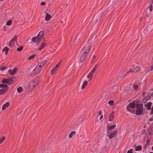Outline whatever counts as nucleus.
Returning <instances> with one entry per match:
<instances>
[{
	"mask_svg": "<svg viewBox=\"0 0 153 153\" xmlns=\"http://www.w3.org/2000/svg\"><path fill=\"white\" fill-rule=\"evenodd\" d=\"M44 34L43 31H40L36 37H34L32 39V41L33 42H36L39 44L41 41V39Z\"/></svg>",
	"mask_w": 153,
	"mask_h": 153,
	"instance_id": "nucleus-1",
	"label": "nucleus"
},
{
	"mask_svg": "<svg viewBox=\"0 0 153 153\" xmlns=\"http://www.w3.org/2000/svg\"><path fill=\"white\" fill-rule=\"evenodd\" d=\"M136 107L137 109L136 111V115L137 116L141 115L143 111V104H137Z\"/></svg>",
	"mask_w": 153,
	"mask_h": 153,
	"instance_id": "nucleus-2",
	"label": "nucleus"
},
{
	"mask_svg": "<svg viewBox=\"0 0 153 153\" xmlns=\"http://www.w3.org/2000/svg\"><path fill=\"white\" fill-rule=\"evenodd\" d=\"M92 45V42L90 40H89L87 43L84 46L83 48V53H86L88 54L91 48V47Z\"/></svg>",
	"mask_w": 153,
	"mask_h": 153,
	"instance_id": "nucleus-3",
	"label": "nucleus"
},
{
	"mask_svg": "<svg viewBox=\"0 0 153 153\" xmlns=\"http://www.w3.org/2000/svg\"><path fill=\"white\" fill-rule=\"evenodd\" d=\"M38 84V80L37 78L34 80L30 82L28 84V87L32 89Z\"/></svg>",
	"mask_w": 153,
	"mask_h": 153,
	"instance_id": "nucleus-4",
	"label": "nucleus"
},
{
	"mask_svg": "<svg viewBox=\"0 0 153 153\" xmlns=\"http://www.w3.org/2000/svg\"><path fill=\"white\" fill-rule=\"evenodd\" d=\"M127 109L128 112L134 114V100L127 106Z\"/></svg>",
	"mask_w": 153,
	"mask_h": 153,
	"instance_id": "nucleus-5",
	"label": "nucleus"
},
{
	"mask_svg": "<svg viewBox=\"0 0 153 153\" xmlns=\"http://www.w3.org/2000/svg\"><path fill=\"white\" fill-rule=\"evenodd\" d=\"M98 65V64H96V65L94 67L93 69L87 75V77L89 79L90 78H91V79H92L93 74L95 72V71L96 69L97 68V67Z\"/></svg>",
	"mask_w": 153,
	"mask_h": 153,
	"instance_id": "nucleus-6",
	"label": "nucleus"
},
{
	"mask_svg": "<svg viewBox=\"0 0 153 153\" xmlns=\"http://www.w3.org/2000/svg\"><path fill=\"white\" fill-rule=\"evenodd\" d=\"M117 132V131L116 130L113 131V133H110L108 134L107 136L109 137V139L110 140L112 138L114 137V136H116L117 135L116 134Z\"/></svg>",
	"mask_w": 153,
	"mask_h": 153,
	"instance_id": "nucleus-7",
	"label": "nucleus"
},
{
	"mask_svg": "<svg viewBox=\"0 0 153 153\" xmlns=\"http://www.w3.org/2000/svg\"><path fill=\"white\" fill-rule=\"evenodd\" d=\"M88 54L86 53H83L82 56H81L80 59V61L82 63L85 60L87 57Z\"/></svg>",
	"mask_w": 153,
	"mask_h": 153,
	"instance_id": "nucleus-8",
	"label": "nucleus"
},
{
	"mask_svg": "<svg viewBox=\"0 0 153 153\" xmlns=\"http://www.w3.org/2000/svg\"><path fill=\"white\" fill-rule=\"evenodd\" d=\"M18 69L16 67L12 70L10 69H9L8 70V72L10 73L11 75H14L17 71Z\"/></svg>",
	"mask_w": 153,
	"mask_h": 153,
	"instance_id": "nucleus-9",
	"label": "nucleus"
},
{
	"mask_svg": "<svg viewBox=\"0 0 153 153\" xmlns=\"http://www.w3.org/2000/svg\"><path fill=\"white\" fill-rule=\"evenodd\" d=\"M133 68H130L128 72H127L126 74L124 75H122V76H119V77L120 79L123 78L124 76H125L128 73H130V72H134V68H134V66H133L132 67Z\"/></svg>",
	"mask_w": 153,
	"mask_h": 153,
	"instance_id": "nucleus-10",
	"label": "nucleus"
},
{
	"mask_svg": "<svg viewBox=\"0 0 153 153\" xmlns=\"http://www.w3.org/2000/svg\"><path fill=\"white\" fill-rule=\"evenodd\" d=\"M152 105V102H149L146 103L145 105L147 110H150L151 108V106Z\"/></svg>",
	"mask_w": 153,
	"mask_h": 153,
	"instance_id": "nucleus-11",
	"label": "nucleus"
},
{
	"mask_svg": "<svg viewBox=\"0 0 153 153\" xmlns=\"http://www.w3.org/2000/svg\"><path fill=\"white\" fill-rule=\"evenodd\" d=\"M37 65L33 70V73L36 74L39 73L41 71V69H39Z\"/></svg>",
	"mask_w": 153,
	"mask_h": 153,
	"instance_id": "nucleus-12",
	"label": "nucleus"
},
{
	"mask_svg": "<svg viewBox=\"0 0 153 153\" xmlns=\"http://www.w3.org/2000/svg\"><path fill=\"white\" fill-rule=\"evenodd\" d=\"M8 78L9 79V85H11L14 83V81L13 80V79H15V77H11Z\"/></svg>",
	"mask_w": 153,
	"mask_h": 153,
	"instance_id": "nucleus-13",
	"label": "nucleus"
},
{
	"mask_svg": "<svg viewBox=\"0 0 153 153\" xmlns=\"http://www.w3.org/2000/svg\"><path fill=\"white\" fill-rule=\"evenodd\" d=\"M10 105V103L9 102H7L5 104H4L2 107V110H4L7 107L9 106Z\"/></svg>",
	"mask_w": 153,
	"mask_h": 153,
	"instance_id": "nucleus-14",
	"label": "nucleus"
},
{
	"mask_svg": "<svg viewBox=\"0 0 153 153\" xmlns=\"http://www.w3.org/2000/svg\"><path fill=\"white\" fill-rule=\"evenodd\" d=\"M47 45V43L45 42H42L41 44V46L39 48L38 50L39 51H41L42 49L44 48L45 46Z\"/></svg>",
	"mask_w": 153,
	"mask_h": 153,
	"instance_id": "nucleus-15",
	"label": "nucleus"
},
{
	"mask_svg": "<svg viewBox=\"0 0 153 153\" xmlns=\"http://www.w3.org/2000/svg\"><path fill=\"white\" fill-rule=\"evenodd\" d=\"M82 36V33H78L76 36L75 40L77 41H79L81 39Z\"/></svg>",
	"mask_w": 153,
	"mask_h": 153,
	"instance_id": "nucleus-16",
	"label": "nucleus"
},
{
	"mask_svg": "<svg viewBox=\"0 0 153 153\" xmlns=\"http://www.w3.org/2000/svg\"><path fill=\"white\" fill-rule=\"evenodd\" d=\"M8 90L7 89L3 88L0 90V95L3 94L5 93Z\"/></svg>",
	"mask_w": 153,
	"mask_h": 153,
	"instance_id": "nucleus-17",
	"label": "nucleus"
},
{
	"mask_svg": "<svg viewBox=\"0 0 153 153\" xmlns=\"http://www.w3.org/2000/svg\"><path fill=\"white\" fill-rule=\"evenodd\" d=\"M150 96L149 95H148L146 97H145L142 101V102L143 103H145L150 97Z\"/></svg>",
	"mask_w": 153,
	"mask_h": 153,
	"instance_id": "nucleus-18",
	"label": "nucleus"
},
{
	"mask_svg": "<svg viewBox=\"0 0 153 153\" xmlns=\"http://www.w3.org/2000/svg\"><path fill=\"white\" fill-rule=\"evenodd\" d=\"M51 18V15L49 14L48 13H47L46 14V16L45 18V20L46 21H48Z\"/></svg>",
	"mask_w": 153,
	"mask_h": 153,
	"instance_id": "nucleus-19",
	"label": "nucleus"
},
{
	"mask_svg": "<svg viewBox=\"0 0 153 153\" xmlns=\"http://www.w3.org/2000/svg\"><path fill=\"white\" fill-rule=\"evenodd\" d=\"M88 84V82L87 81L85 80L84 81L82 86L81 89H84Z\"/></svg>",
	"mask_w": 153,
	"mask_h": 153,
	"instance_id": "nucleus-20",
	"label": "nucleus"
},
{
	"mask_svg": "<svg viewBox=\"0 0 153 153\" xmlns=\"http://www.w3.org/2000/svg\"><path fill=\"white\" fill-rule=\"evenodd\" d=\"M0 88H5L8 89L9 87L8 86L7 84L4 83H2L0 84Z\"/></svg>",
	"mask_w": 153,
	"mask_h": 153,
	"instance_id": "nucleus-21",
	"label": "nucleus"
},
{
	"mask_svg": "<svg viewBox=\"0 0 153 153\" xmlns=\"http://www.w3.org/2000/svg\"><path fill=\"white\" fill-rule=\"evenodd\" d=\"M9 79H6L5 78H3L2 81V82L4 83H7L9 85Z\"/></svg>",
	"mask_w": 153,
	"mask_h": 153,
	"instance_id": "nucleus-22",
	"label": "nucleus"
},
{
	"mask_svg": "<svg viewBox=\"0 0 153 153\" xmlns=\"http://www.w3.org/2000/svg\"><path fill=\"white\" fill-rule=\"evenodd\" d=\"M9 48L7 47H5L2 50L3 51H5V54H7L8 53Z\"/></svg>",
	"mask_w": 153,
	"mask_h": 153,
	"instance_id": "nucleus-23",
	"label": "nucleus"
},
{
	"mask_svg": "<svg viewBox=\"0 0 153 153\" xmlns=\"http://www.w3.org/2000/svg\"><path fill=\"white\" fill-rule=\"evenodd\" d=\"M107 129L108 130H112V129H114L116 127V125H113L110 126H107Z\"/></svg>",
	"mask_w": 153,
	"mask_h": 153,
	"instance_id": "nucleus-24",
	"label": "nucleus"
},
{
	"mask_svg": "<svg viewBox=\"0 0 153 153\" xmlns=\"http://www.w3.org/2000/svg\"><path fill=\"white\" fill-rule=\"evenodd\" d=\"M127 92L130 93L131 94V92H132L133 91V89H132V88L131 87L128 86L127 87Z\"/></svg>",
	"mask_w": 153,
	"mask_h": 153,
	"instance_id": "nucleus-25",
	"label": "nucleus"
},
{
	"mask_svg": "<svg viewBox=\"0 0 153 153\" xmlns=\"http://www.w3.org/2000/svg\"><path fill=\"white\" fill-rule=\"evenodd\" d=\"M142 146L141 145H139L136 147L135 150L136 151H140L142 150Z\"/></svg>",
	"mask_w": 153,
	"mask_h": 153,
	"instance_id": "nucleus-26",
	"label": "nucleus"
},
{
	"mask_svg": "<svg viewBox=\"0 0 153 153\" xmlns=\"http://www.w3.org/2000/svg\"><path fill=\"white\" fill-rule=\"evenodd\" d=\"M76 134L75 131H72L69 135V138H71L73 137V135H75Z\"/></svg>",
	"mask_w": 153,
	"mask_h": 153,
	"instance_id": "nucleus-27",
	"label": "nucleus"
},
{
	"mask_svg": "<svg viewBox=\"0 0 153 153\" xmlns=\"http://www.w3.org/2000/svg\"><path fill=\"white\" fill-rule=\"evenodd\" d=\"M14 45V42L13 41H12V40L11 39L9 44V46L11 47H12Z\"/></svg>",
	"mask_w": 153,
	"mask_h": 153,
	"instance_id": "nucleus-28",
	"label": "nucleus"
},
{
	"mask_svg": "<svg viewBox=\"0 0 153 153\" xmlns=\"http://www.w3.org/2000/svg\"><path fill=\"white\" fill-rule=\"evenodd\" d=\"M17 91L19 93H21L23 91L22 87L20 86L17 89Z\"/></svg>",
	"mask_w": 153,
	"mask_h": 153,
	"instance_id": "nucleus-29",
	"label": "nucleus"
},
{
	"mask_svg": "<svg viewBox=\"0 0 153 153\" xmlns=\"http://www.w3.org/2000/svg\"><path fill=\"white\" fill-rule=\"evenodd\" d=\"M57 70V69L56 68H53L52 70L51 71V74L52 75H54L55 74V73L56 72Z\"/></svg>",
	"mask_w": 153,
	"mask_h": 153,
	"instance_id": "nucleus-30",
	"label": "nucleus"
},
{
	"mask_svg": "<svg viewBox=\"0 0 153 153\" xmlns=\"http://www.w3.org/2000/svg\"><path fill=\"white\" fill-rule=\"evenodd\" d=\"M141 69L140 67L137 66L134 68V72H137L139 71Z\"/></svg>",
	"mask_w": 153,
	"mask_h": 153,
	"instance_id": "nucleus-31",
	"label": "nucleus"
},
{
	"mask_svg": "<svg viewBox=\"0 0 153 153\" xmlns=\"http://www.w3.org/2000/svg\"><path fill=\"white\" fill-rule=\"evenodd\" d=\"M24 48V46H21L19 47L17 49V50L18 51H21Z\"/></svg>",
	"mask_w": 153,
	"mask_h": 153,
	"instance_id": "nucleus-32",
	"label": "nucleus"
},
{
	"mask_svg": "<svg viewBox=\"0 0 153 153\" xmlns=\"http://www.w3.org/2000/svg\"><path fill=\"white\" fill-rule=\"evenodd\" d=\"M149 140H148L146 141V144L144 146L143 148L144 149H146L147 146H148L149 145Z\"/></svg>",
	"mask_w": 153,
	"mask_h": 153,
	"instance_id": "nucleus-33",
	"label": "nucleus"
},
{
	"mask_svg": "<svg viewBox=\"0 0 153 153\" xmlns=\"http://www.w3.org/2000/svg\"><path fill=\"white\" fill-rule=\"evenodd\" d=\"M12 23V22L11 20H10L7 21L6 23V25L8 26L10 25Z\"/></svg>",
	"mask_w": 153,
	"mask_h": 153,
	"instance_id": "nucleus-34",
	"label": "nucleus"
},
{
	"mask_svg": "<svg viewBox=\"0 0 153 153\" xmlns=\"http://www.w3.org/2000/svg\"><path fill=\"white\" fill-rule=\"evenodd\" d=\"M6 138L5 137H2L0 138V144Z\"/></svg>",
	"mask_w": 153,
	"mask_h": 153,
	"instance_id": "nucleus-35",
	"label": "nucleus"
},
{
	"mask_svg": "<svg viewBox=\"0 0 153 153\" xmlns=\"http://www.w3.org/2000/svg\"><path fill=\"white\" fill-rule=\"evenodd\" d=\"M153 70V65L151 67L148 68L147 69H146V71H151L152 70Z\"/></svg>",
	"mask_w": 153,
	"mask_h": 153,
	"instance_id": "nucleus-36",
	"label": "nucleus"
},
{
	"mask_svg": "<svg viewBox=\"0 0 153 153\" xmlns=\"http://www.w3.org/2000/svg\"><path fill=\"white\" fill-rule=\"evenodd\" d=\"M18 36H16V35L15 36L11 39L12 40V41L15 42V41H16L18 38Z\"/></svg>",
	"mask_w": 153,
	"mask_h": 153,
	"instance_id": "nucleus-37",
	"label": "nucleus"
},
{
	"mask_svg": "<svg viewBox=\"0 0 153 153\" xmlns=\"http://www.w3.org/2000/svg\"><path fill=\"white\" fill-rule=\"evenodd\" d=\"M114 112L113 111L109 116L108 117L109 118H114Z\"/></svg>",
	"mask_w": 153,
	"mask_h": 153,
	"instance_id": "nucleus-38",
	"label": "nucleus"
},
{
	"mask_svg": "<svg viewBox=\"0 0 153 153\" xmlns=\"http://www.w3.org/2000/svg\"><path fill=\"white\" fill-rule=\"evenodd\" d=\"M46 62V61L45 60L42 61L40 63V64L42 65V66H43L44 67Z\"/></svg>",
	"mask_w": 153,
	"mask_h": 153,
	"instance_id": "nucleus-39",
	"label": "nucleus"
},
{
	"mask_svg": "<svg viewBox=\"0 0 153 153\" xmlns=\"http://www.w3.org/2000/svg\"><path fill=\"white\" fill-rule=\"evenodd\" d=\"M114 101L113 100H109L108 102L109 104L110 105H113Z\"/></svg>",
	"mask_w": 153,
	"mask_h": 153,
	"instance_id": "nucleus-40",
	"label": "nucleus"
},
{
	"mask_svg": "<svg viewBox=\"0 0 153 153\" xmlns=\"http://www.w3.org/2000/svg\"><path fill=\"white\" fill-rule=\"evenodd\" d=\"M36 56V55H31L28 58V59H33L35 56Z\"/></svg>",
	"mask_w": 153,
	"mask_h": 153,
	"instance_id": "nucleus-41",
	"label": "nucleus"
},
{
	"mask_svg": "<svg viewBox=\"0 0 153 153\" xmlns=\"http://www.w3.org/2000/svg\"><path fill=\"white\" fill-rule=\"evenodd\" d=\"M149 10L150 11H152V4H150L149 7Z\"/></svg>",
	"mask_w": 153,
	"mask_h": 153,
	"instance_id": "nucleus-42",
	"label": "nucleus"
},
{
	"mask_svg": "<svg viewBox=\"0 0 153 153\" xmlns=\"http://www.w3.org/2000/svg\"><path fill=\"white\" fill-rule=\"evenodd\" d=\"M134 91H135V89H140L139 88V87L137 85H134Z\"/></svg>",
	"mask_w": 153,
	"mask_h": 153,
	"instance_id": "nucleus-43",
	"label": "nucleus"
},
{
	"mask_svg": "<svg viewBox=\"0 0 153 153\" xmlns=\"http://www.w3.org/2000/svg\"><path fill=\"white\" fill-rule=\"evenodd\" d=\"M140 89H135V91H134V93L137 94L140 91Z\"/></svg>",
	"mask_w": 153,
	"mask_h": 153,
	"instance_id": "nucleus-44",
	"label": "nucleus"
},
{
	"mask_svg": "<svg viewBox=\"0 0 153 153\" xmlns=\"http://www.w3.org/2000/svg\"><path fill=\"white\" fill-rule=\"evenodd\" d=\"M133 149H131L129 150L128 152L127 153H132Z\"/></svg>",
	"mask_w": 153,
	"mask_h": 153,
	"instance_id": "nucleus-45",
	"label": "nucleus"
},
{
	"mask_svg": "<svg viewBox=\"0 0 153 153\" xmlns=\"http://www.w3.org/2000/svg\"><path fill=\"white\" fill-rule=\"evenodd\" d=\"M6 68L5 67H1L0 68V70L1 71H4L6 69Z\"/></svg>",
	"mask_w": 153,
	"mask_h": 153,
	"instance_id": "nucleus-46",
	"label": "nucleus"
},
{
	"mask_svg": "<svg viewBox=\"0 0 153 153\" xmlns=\"http://www.w3.org/2000/svg\"><path fill=\"white\" fill-rule=\"evenodd\" d=\"M43 67V66H42V65H41L40 64L38 67L39 68L41 69V70H42Z\"/></svg>",
	"mask_w": 153,
	"mask_h": 153,
	"instance_id": "nucleus-47",
	"label": "nucleus"
},
{
	"mask_svg": "<svg viewBox=\"0 0 153 153\" xmlns=\"http://www.w3.org/2000/svg\"><path fill=\"white\" fill-rule=\"evenodd\" d=\"M46 4V3L45 1H42L41 3V4L43 6L45 5Z\"/></svg>",
	"mask_w": 153,
	"mask_h": 153,
	"instance_id": "nucleus-48",
	"label": "nucleus"
},
{
	"mask_svg": "<svg viewBox=\"0 0 153 153\" xmlns=\"http://www.w3.org/2000/svg\"><path fill=\"white\" fill-rule=\"evenodd\" d=\"M108 120L109 121H111L113 120L112 119V118H110L108 119Z\"/></svg>",
	"mask_w": 153,
	"mask_h": 153,
	"instance_id": "nucleus-49",
	"label": "nucleus"
},
{
	"mask_svg": "<svg viewBox=\"0 0 153 153\" xmlns=\"http://www.w3.org/2000/svg\"><path fill=\"white\" fill-rule=\"evenodd\" d=\"M4 31H7V30L6 29V26H4Z\"/></svg>",
	"mask_w": 153,
	"mask_h": 153,
	"instance_id": "nucleus-50",
	"label": "nucleus"
},
{
	"mask_svg": "<svg viewBox=\"0 0 153 153\" xmlns=\"http://www.w3.org/2000/svg\"><path fill=\"white\" fill-rule=\"evenodd\" d=\"M58 65H59V64H57L56 66H55L54 67L55 68H56V69H57V68L58 66Z\"/></svg>",
	"mask_w": 153,
	"mask_h": 153,
	"instance_id": "nucleus-51",
	"label": "nucleus"
},
{
	"mask_svg": "<svg viewBox=\"0 0 153 153\" xmlns=\"http://www.w3.org/2000/svg\"><path fill=\"white\" fill-rule=\"evenodd\" d=\"M101 111H100L98 113L99 115H100L101 114Z\"/></svg>",
	"mask_w": 153,
	"mask_h": 153,
	"instance_id": "nucleus-52",
	"label": "nucleus"
},
{
	"mask_svg": "<svg viewBox=\"0 0 153 153\" xmlns=\"http://www.w3.org/2000/svg\"><path fill=\"white\" fill-rule=\"evenodd\" d=\"M103 117V115H101V116L100 117V118H99V119L100 120H101Z\"/></svg>",
	"mask_w": 153,
	"mask_h": 153,
	"instance_id": "nucleus-53",
	"label": "nucleus"
},
{
	"mask_svg": "<svg viewBox=\"0 0 153 153\" xmlns=\"http://www.w3.org/2000/svg\"><path fill=\"white\" fill-rule=\"evenodd\" d=\"M153 120V118H151L149 119V121L150 122H151Z\"/></svg>",
	"mask_w": 153,
	"mask_h": 153,
	"instance_id": "nucleus-54",
	"label": "nucleus"
},
{
	"mask_svg": "<svg viewBox=\"0 0 153 153\" xmlns=\"http://www.w3.org/2000/svg\"><path fill=\"white\" fill-rule=\"evenodd\" d=\"M96 58V56L95 55H94L93 56L92 58L93 59H95Z\"/></svg>",
	"mask_w": 153,
	"mask_h": 153,
	"instance_id": "nucleus-55",
	"label": "nucleus"
},
{
	"mask_svg": "<svg viewBox=\"0 0 153 153\" xmlns=\"http://www.w3.org/2000/svg\"><path fill=\"white\" fill-rule=\"evenodd\" d=\"M142 18H143V17H141L140 18V19H139L140 20V21L142 19Z\"/></svg>",
	"mask_w": 153,
	"mask_h": 153,
	"instance_id": "nucleus-56",
	"label": "nucleus"
},
{
	"mask_svg": "<svg viewBox=\"0 0 153 153\" xmlns=\"http://www.w3.org/2000/svg\"><path fill=\"white\" fill-rule=\"evenodd\" d=\"M89 79H90L88 80L89 81H91L92 80V79H91V78H90Z\"/></svg>",
	"mask_w": 153,
	"mask_h": 153,
	"instance_id": "nucleus-57",
	"label": "nucleus"
},
{
	"mask_svg": "<svg viewBox=\"0 0 153 153\" xmlns=\"http://www.w3.org/2000/svg\"><path fill=\"white\" fill-rule=\"evenodd\" d=\"M30 68V67H28V68H26L27 69H28L29 70H30V68Z\"/></svg>",
	"mask_w": 153,
	"mask_h": 153,
	"instance_id": "nucleus-58",
	"label": "nucleus"
},
{
	"mask_svg": "<svg viewBox=\"0 0 153 153\" xmlns=\"http://www.w3.org/2000/svg\"><path fill=\"white\" fill-rule=\"evenodd\" d=\"M149 15L148 14H147L146 15V16L147 17H149Z\"/></svg>",
	"mask_w": 153,
	"mask_h": 153,
	"instance_id": "nucleus-59",
	"label": "nucleus"
},
{
	"mask_svg": "<svg viewBox=\"0 0 153 153\" xmlns=\"http://www.w3.org/2000/svg\"><path fill=\"white\" fill-rule=\"evenodd\" d=\"M145 92H144L143 94V95H144L145 94Z\"/></svg>",
	"mask_w": 153,
	"mask_h": 153,
	"instance_id": "nucleus-60",
	"label": "nucleus"
},
{
	"mask_svg": "<svg viewBox=\"0 0 153 153\" xmlns=\"http://www.w3.org/2000/svg\"><path fill=\"white\" fill-rule=\"evenodd\" d=\"M132 87L134 88V84L132 85Z\"/></svg>",
	"mask_w": 153,
	"mask_h": 153,
	"instance_id": "nucleus-61",
	"label": "nucleus"
},
{
	"mask_svg": "<svg viewBox=\"0 0 153 153\" xmlns=\"http://www.w3.org/2000/svg\"><path fill=\"white\" fill-rule=\"evenodd\" d=\"M152 150H153V146L152 147Z\"/></svg>",
	"mask_w": 153,
	"mask_h": 153,
	"instance_id": "nucleus-62",
	"label": "nucleus"
},
{
	"mask_svg": "<svg viewBox=\"0 0 153 153\" xmlns=\"http://www.w3.org/2000/svg\"><path fill=\"white\" fill-rule=\"evenodd\" d=\"M149 153H153V152H150Z\"/></svg>",
	"mask_w": 153,
	"mask_h": 153,
	"instance_id": "nucleus-63",
	"label": "nucleus"
},
{
	"mask_svg": "<svg viewBox=\"0 0 153 153\" xmlns=\"http://www.w3.org/2000/svg\"><path fill=\"white\" fill-rule=\"evenodd\" d=\"M3 0H0V1H3Z\"/></svg>",
	"mask_w": 153,
	"mask_h": 153,
	"instance_id": "nucleus-64",
	"label": "nucleus"
}]
</instances>
